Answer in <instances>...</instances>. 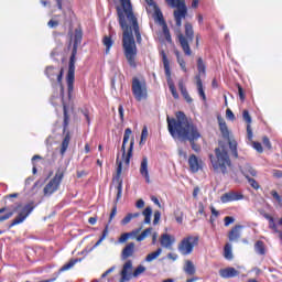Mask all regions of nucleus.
<instances>
[{
  "mask_svg": "<svg viewBox=\"0 0 282 282\" xmlns=\"http://www.w3.org/2000/svg\"><path fill=\"white\" fill-rule=\"evenodd\" d=\"M116 10L119 19L120 28L123 32V52L130 67H135V56H138L137 43H142V35L140 34V24H138V18L133 13V7L131 0H118L116 2Z\"/></svg>",
  "mask_w": 282,
  "mask_h": 282,
  "instance_id": "1",
  "label": "nucleus"
},
{
  "mask_svg": "<svg viewBox=\"0 0 282 282\" xmlns=\"http://www.w3.org/2000/svg\"><path fill=\"white\" fill-rule=\"evenodd\" d=\"M167 129L172 138L188 140L193 151H196V153L199 151L200 148L195 144V141L202 138V133L197 129V126L188 121L184 112H176V119L167 117Z\"/></svg>",
  "mask_w": 282,
  "mask_h": 282,
  "instance_id": "2",
  "label": "nucleus"
},
{
  "mask_svg": "<svg viewBox=\"0 0 282 282\" xmlns=\"http://www.w3.org/2000/svg\"><path fill=\"white\" fill-rule=\"evenodd\" d=\"M209 160L212 166L216 173H228V169L232 165L228 150L224 144L219 143V147L215 149V155L210 154Z\"/></svg>",
  "mask_w": 282,
  "mask_h": 282,
  "instance_id": "3",
  "label": "nucleus"
},
{
  "mask_svg": "<svg viewBox=\"0 0 282 282\" xmlns=\"http://www.w3.org/2000/svg\"><path fill=\"white\" fill-rule=\"evenodd\" d=\"M131 129L127 128L124 130V134H123V142H122V147H121V151H122V159H120L119 156H117V175L120 176L122 175V164H124V166H129L130 162H131V156L133 155V145L135 144V139H131L130 141V147L127 151V143L129 142V139L131 138Z\"/></svg>",
  "mask_w": 282,
  "mask_h": 282,
  "instance_id": "4",
  "label": "nucleus"
},
{
  "mask_svg": "<svg viewBox=\"0 0 282 282\" xmlns=\"http://www.w3.org/2000/svg\"><path fill=\"white\" fill-rule=\"evenodd\" d=\"M77 52H78V45L74 44L72 56L69 59V65H68V73H67V77H66L69 99H72V94H74V80H75V72H76L75 61H76Z\"/></svg>",
  "mask_w": 282,
  "mask_h": 282,
  "instance_id": "5",
  "label": "nucleus"
},
{
  "mask_svg": "<svg viewBox=\"0 0 282 282\" xmlns=\"http://www.w3.org/2000/svg\"><path fill=\"white\" fill-rule=\"evenodd\" d=\"M171 8H176L174 10V19L176 21L177 28H182V19H186L188 14V9L186 8L185 0H165Z\"/></svg>",
  "mask_w": 282,
  "mask_h": 282,
  "instance_id": "6",
  "label": "nucleus"
},
{
  "mask_svg": "<svg viewBox=\"0 0 282 282\" xmlns=\"http://www.w3.org/2000/svg\"><path fill=\"white\" fill-rule=\"evenodd\" d=\"M132 94L138 102L149 98V89L147 88V80L134 77L132 79Z\"/></svg>",
  "mask_w": 282,
  "mask_h": 282,
  "instance_id": "7",
  "label": "nucleus"
},
{
  "mask_svg": "<svg viewBox=\"0 0 282 282\" xmlns=\"http://www.w3.org/2000/svg\"><path fill=\"white\" fill-rule=\"evenodd\" d=\"M193 39H195V32L193 31V24L186 23L185 24V36L182 33L178 34V41H180L181 47H182L184 54H186V56H191V54H193V52L191 51V46L188 45V43H192Z\"/></svg>",
  "mask_w": 282,
  "mask_h": 282,
  "instance_id": "8",
  "label": "nucleus"
},
{
  "mask_svg": "<svg viewBox=\"0 0 282 282\" xmlns=\"http://www.w3.org/2000/svg\"><path fill=\"white\" fill-rule=\"evenodd\" d=\"M199 237L197 236H187L181 240L177 246V250L183 257H188V254H193V250L195 246H198Z\"/></svg>",
  "mask_w": 282,
  "mask_h": 282,
  "instance_id": "9",
  "label": "nucleus"
},
{
  "mask_svg": "<svg viewBox=\"0 0 282 282\" xmlns=\"http://www.w3.org/2000/svg\"><path fill=\"white\" fill-rule=\"evenodd\" d=\"M15 210L18 212V216L12 220L10 227L23 224L24 219H28V217H30V215L32 214V210H34V203H29L24 206L18 205Z\"/></svg>",
  "mask_w": 282,
  "mask_h": 282,
  "instance_id": "10",
  "label": "nucleus"
},
{
  "mask_svg": "<svg viewBox=\"0 0 282 282\" xmlns=\"http://www.w3.org/2000/svg\"><path fill=\"white\" fill-rule=\"evenodd\" d=\"M161 56H162L163 67L165 69V76L167 78V85H169L170 91L173 98L177 100V98H180V94H177V89H175V84L173 83V79H171V64L169 62V57H166V53L164 51H161Z\"/></svg>",
  "mask_w": 282,
  "mask_h": 282,
  "instance_id": "11",
  "label": "nucleus"
},
{
  "mask_svg": "<svg viewBox=\"0 0 282 282\" xmlns=\"http://www.w3.org/2000/svg\"><path fill=\"white\" fill-rule=\"evenodd\" d=\"M63 172L57 171L55 176L45 185L44 195L50 196L54 195L56 191H58V186H61V182H63Z\"/></svg>",
  "mask_w": 282,
  "mask_h": 282,
  "instance_id": "12",
  "label": "nucleus"
},
{
  "mask_svg": "<svg viewBox=\"0 0 282 282\" xmlns=\"http://www.w3.org/2000/svg\"><path fill=\"white\" fill-rule=\"evenodd\" d=\"M120 282L131 281L133 276V262L128 260L123 263L122 269L120 271Z\"/></svg>",
  "mask_w": 282,
  "mask_h": 282,
  "instance_id": "13",
  "label": "nucleus"
},
{
  "mask_svg": "<svg viewBox=\"0 0 282 282\" xmlns=\"http://www.w3.org/2000/svg\"><path fill=\"white\" fill-rule=\"evenodd\" d=\"M139 171L142 177H144L145 182L149 184L151 182V176L149 175V158H142Z\"/></svg>",
  "mask_w": 282,
  "mask_h": 282,
  "instance_id": "14",
  "label": "nucleus"
},
{
  "mask_svg": "<svg viewBox=\"0 0 282 282\" xmlns=\"http://www.w3.org/2000/svg\"><path fill=\"white\" fill-rule=\"evenodd\" d=\"M242 198H243V195H241V194H239L237 192H228V193H225L220 197V202L223 204H228L229 202H239Z\"/></svg>",
  "mask_w": 282,
  "mask_h": 282,
  "instance_id": "15",
  "label": "nucleus"
},
{
  "mask_svg": "<svg viewBox=\"0 0 282 282\" xmlns=\"http://www.w3.org/2000/svg\"><path fill=\"white\" fill-rule=\"evenodd\" d=\"M46 76L51 79L54 80V78H57V83H63V68L61 70L48 66L46 67Z\"/></svg>",
  "mask_w": 282,
  "mask_h": 282,
  "instance_id": "16",
  "label": "nucleus"
},
{
  "mask_svg": "<svg viewBox=\"0 0 282 282\" xmlns=\"http://www.w3.org/2000/svg\"><path fill=\"white\" fill-rule=\"evenodd\" d=\"M134 252H135V243L129 242L121 251L122 261H127V259H129V257H133Z\"/></svg>",
  "mask_w": 282,
  "mask_h": 282,
  "instance_id": "17",
  "label": "nucleus"
},
{
  "mask_svg": "<svg viewBox=\"0 0 282 282\" xmlns=\"http://www.w3.org/2000/svg\"><path fill=\"white\" fill-rule=\"evenodd\" d=\"M188 165L192 173H197L202 169V161L195 154H192L188 159Z\"/></svg>",
  "mask_w": 282,
  "mask_h": 282,
  "instance_id": "18",
  "label": "nucleus"
},
{
  "mask_svg": "<svg viewBox=\"0 0 282 282\" xmlns=\"http://www.w3.org/2000/svg\"><path fill=\"white\" fill-rule=\"evenodd\" d=\"M219 275L221 276V279H232L235 276H239V271H237V269L232 267H229L226 269H220Z\"/></svg>",
  "mask_w": 282,
  "mask_h": 282,
  "instance_id": "19",
  "label": "nucleus"
},
{
  "mask_svg": "<svg viewBox=\"0 0 282 282\" xmlns=\"http://www.w3.org/2000/svg\"><path fill=\"white\" fill-rule=\"evenodd\" d=\"M160 243L163 248L171 249L173 245L175 243V237L169 235V234H163L160 239Z\"/></svg>",
  "mask_w": 282,
  "mask_h": 282,
  "instance_id": "20",
  "label": "nucleus"
},
{
  "mask_svg": "<svg viewBox=\"0 0 282 282\" xmlns=\"http://www.w3.org/2000/svg\"><path fill=\"white\" fill-rule=\"evenodd\" d=\"M145 1L148 3L147 11L154 12L156 19L159 21H162V11L160 10V8H158V4H155V2H153V0H145Z\"/></svg>",
  "mask_w": 282,
  "mask_h": 282,
  "instance_id": "21",
  "label": "nucleus"
},
{
  "mask_svg": "<svg viewBox=\"0 0 282 282\" xmlns=\"http://www.w3.org/2000/svg\"><path fill=\"white\" fill-rule=\"evenodd\" d=\"M243 226L237 225L229 231V241H239Z\"/></svg>",
  "mask_w": 282,
  "mask_h": 282,
  "instance_id": "22",
  "label": "nucleus"
},
{
  "mask_svg": "<svg viewBox=\"0 0 282 282\" xmlns=\"http://www.w3.org/2000/svg\"><path fill=\"white\" fill-rule=\"evenodd\" d=\"M217 120H218L219 129H220V132L223 133V137H225L226 139L230 138V131H228V126L226 124V120H224V118H221L220 116L217 117Z\"/></svg>",
  "mask_w": 282,
  "mask_h": 282,
  "instance_id": "23",
  "label": "nucleus"
},
{
  "mask_svg": "<svg viewBox=\"0 0 282 282\" xmlns=\"http://www.w3.org/2000/svg\"><path fill=\"white\" fill-rule=\"evenodd\" d=\"M240 171L247 178L250 177V175L257 177V171L250 166V164H245L242 167L240 166Z\"/></svg>",
  "mask_w": 282,
  "mask_h": 282,
  "instance_id": "24",
  "label": "nucleus"
},
{
  "mask_svg": "<svg viewBox=\"0 0 282 282\" xmlns=\"http://www.w3.org/2000/svg\"><path fill=\"white\" fill-rule=\"evenodd\" d=\"M183 270L185 274H188V276H193V274L196 272L195 264L191 260H185Z\"/></svg>",
  "mask_w": 282,
  "mask_h": 282,
  "instance_id": "25",
  "label": "nucleus"
},
{
  "mask_svg": "<svg viewBox=\"0 0 282 282\" xmlns=\"http://www.w3.org/2000/svg\"><path fill=\"white\" fill-rule=\"evenodd\" d=\"M178 89H180L183 98L186 100V102H193V98L191 97V95L188 94V90L184 86V82H182V80L178 82Z\"/></svg>",
  "mask_w": 282,
  "mask_h": 282,
  "instance_id": "26",
  "label": "nucleus"
},
{
  "mask_svg": "<svg viewBox=\"0 0 282 282\" xmlns=\"http://www.w3.org/2000/svg\"><path fill=\"white\" fill-rule=\"evenodd\" d=\"M140 217V213H129L121 219V226H127V224H131V219H138Z\"/></svg>",
  "mask_w": 282,
  "mask_h": 282,
  "instance_id": "27",
  "label": "nucleus"
},
{
  "mask_svg": "<svg viewBox=\"0 0 282 282\" xmlns=\"http://www.w3.org/2000/svg\"><path fill=\"white\" fill-rule=\"evenodd\" d=\"M195 78H196L198 96H200V98H203V100H206V93H204V85L202 84V77H199V75H197Z\"/></svg>",
  "mask_w": 282,
  "mask_h": 282,
  "instance_id": "28",
  "label": "nucleus"
},
{
  "mask_svg": "<svg viewBox=\"0 0 282 282\" xmlns=\"http://www.w3.org/2000/svg\"><path fill=\"white\" fill-rule=\"evenodd\" d=\"M102 43L106 47V54H109L111 47H113V40L109 35H105L102 39Z\"/></svg>",
  "mask_w": 282,
  "mask_h": 282,
  "instance_id": "29",
  "label": "nucleus"
},
{
  "mask_svg": "<svg viewBox=\"0 0 282 282\" xmlns=\"http://www.w3.org/2000/svg\"><path fill=\"white\" fill-rule=\"evenodd\" d=\"M254 250L257 252V254H265V245L263 243V241L261 240H258L256 243H254Z\"/></svg>",
  "mask_w": 282,
  "mask_h": 282,
  "instance_id": "30",
  "label": "nucleus"
},
{
  "mask_svg": "<svg viewBox=\"0 0 282 282\" xmlns=\"http://www.w3.org/2000/svg\"><path fill=\"white\" fill-rule=\"evenodd\" d=\"M160 254H162V248H159L156 251L149 253L145 257V261L148 263H151V261H155V259H158V257H160Z\"/></svg>",
  "mask_w": 282,
  "mask_h": 282,
  "instance_id": "31",
  "label": "nucleus"
},
{
  "mask_svg": "<svg viewBox=\"0 0 282 282\" xmlns=\"http://www.w3.org/2000/svg\"><path fill=\"white\" fill-rule=\"evenodd\" d=\"M227 140H228L229 149H230L232 155L235 158H239V154L237 153V141L230 139V137L227 138Z\"/></svg>",
  "mask_w": 282,
  "mask_h": 282,
  "instance_id": "32",
  "label": "nucleus"
},
{
  "mask_svg": "<svg viewBox=\"0 0 282 282\" xmlns=\"http://www.w3.org/2000/svg\"><path fill=\"white\" fill-rule=\"evenodd\" d=\"M144 224H151V215H153V209L151 207H147L143 213Z\"/></svg>",
  "mask_w": 282,
  "mask_h": 282,
  "instance_id": "33",
  "label": "nucleus"
},
{
  "mask_svg": "<svg viewBox=\"0 0 282 282\" xmlns=\"http://www.w3.org/2000/svg\"><path fill=\"white\" fill-rule=\"evenodd\" d=\"M174 54L177 58V63H178L181 69H183V72H187L186 62H184V57H182V55H180V51H175Z\"/></svg>",
  "mask_w": 282,
  "mask_h": 282,
  "instance_id": "34",
  "label": "nucleus"
},
{
  "mask_svg": "<svg viewBox=\"0 0 282 282\" xmlns=\"http://www.w3.org/2000/svg\"><path fill=\"white\" fill-rule=\"evenodd\" d=\"M224 257H225V259H228L229 261H230V259H232V245L227 243L225 246Z\"/></svg>",
  "mask_w": 282,
  "mask_h": 282,
  "instance_id": "35",
  "label": "nucleus"
},
{
  "mask_svg": "<svg viewBox=\"0 0 282 282\" xmlns=\"http://www.w3.org/2000/svg\"><path fill=\"white\" fill-rule=\"evenodd\" d=\"M151 232H153V228H147L137 237V241H144L145 238L149 237V235H151Z\"/></svg>",
  "mask_w": 282,
  "mask_h": 282,
  "instance_id": "36",
  "label": "nucleus"
},
{
  "mask_svg": "<svg viewBox=\"0 0 282 282\" xmlns=\"http://www.w3.org/2000/svg\"><path fill=\"white\" fill-rule=\"evenodd\" d=\"M144 272H147V267L140 264L135 268V270L132 272V276L134 279H138V276H140V274H144Z\"/></svg>",
  "mask_w": 282,
  "mask_h": 282,
  "instance_id": "37",
  "label": "nucleus"
},
{
  "mask_svg": "<svg viewBox=\"0 0 282 282\" xmlns=\"http://www.w3.org/2000/svg\"><path fill=\"white\" fill-rule=\"evenodd\" d=\"M69 140H70L69 134H66L62 142V148H61L62 155L65 154V151H67V149L69 147Z\"/></svg>",
  "mask_w": 282,
  "mask_h": 282,
  "instance_id": "38",
  "label": "nucleus"
},
{
  "mask_svg": "<svg viewBox=\"0 0 282 282\" xmlns=\"http://www.w3.org/2000/svg\"><path fill=\"white\" fill-rule=\"evenodd\" d=\"M197 69L199 74H206V65L204 64V59L202 57L197 61Z\"/></svg>",
  "mask_w": 282,
  "mask_h": 282,
  "instance_id": "39",
  "label": "nucleus"
},
{
  "mask_svg": "<svg viewBox=\"0 0 282 282\" xmlns=\"http://www.w3.org/2000/svg\"><path fill=\"white\" fill-rule=\"evenodd\" d=\"M74 265H76V260H70L59 269V272H66V270H72Z\"/></svg>",
  "mask_w": 282,
  "mask_h": 282,
  "instance_id": "40",
  "label": "nucleus"
},
{
  "mask_svg": "<svg viewBox=\"0 0 282 282\" xmlns=\"http://www.w3.org/2000/svg\"><path fill=\"white\" fill-rule=\"evenodd\" d=\"M3 213H6L4 207L0 209V215L3 214ZM12 215H14V212H9L8 214H6L3 216H0V223L10 219V217H12Z\"/></svg>",
  "mask_w": 282,
  "mask_h": 282,
  "instance_id": "41",
  "label": "nucleus"
},
{
  "mask_svg": "<svg viewBox=\"0 0 282 282\" xmlns=\"http://www.w3.org/2000/svg\"><path fill=\"white\" fill-rule=\"evenodd\" d=\"M174 216H175V219H176L177 224H183V221H184V212L178 209V210L174 212Z\"/></svg>",
  "mask_w": 282,
  "mask_h": 282,
  "instance_id": "42",
  "label": "nucleus"
},
{
  "mask_svg": "<svg viewBox=\"0 0 282 282\" xmlns=\"http://www.w3.org/2000/svg\"><path fill=\"white\" fill-rule=\"evenodd\" d=\"M80 41H83V32L79 30L75 31L74 45H80Z\"/></svg>",
  "mask_w": 282,
  "mask_h": 282,
  "instance_id": "43",
  "label": "nucleus"
},
{
  "mask_svg": "<svg viewBox=\"0 0 282 282\" xmlns=\"http://www.w3.org/2000/svg\"><path fill=\"white\" fill-rule=\"evenodd\" d=\"M242 118H243L245 122H247V124L252 123V117H250V112L248 110L242 111Z\"/></svg>",
  "mask_w": 282,
  "mask_h": 282,
  "instance_id": "44",
  "label": "nucleus"
},
{
  "mask_svg": "<svg viewBox=\"0 0 282 282\" xmlns=\"http://www.w3.org/2000/svg\"><path fill=\"white\" fill-rule=\"evenodd\" d=\"M271 196L273 197V199H275V202H278L280 206H282V196L279 195L276 191H271Z\"/></svg>",
  "mask_w": 282,
  "mask_h": 282,
  "instance_id": "45",
  "label": "nucleus"
},
{
  "mask_svg": "<svg viewBox=\"0 0 282 282\" xmlns=\"http://www.w3.org/2000/svg\"><path fill=\"white\" fill-rule=\"evenodd\" d=\"M142 230V228L139 229H134L128 234L129 239H137L138 240V235H140V231Z\"/></svg>",
  "mask_w": 282,
  "mask_h": 282,
  "instance_id": "46",
  "label": "nucleus"
},
{
  "mask_svg": "<svg viewBox=\"0 0 282 282\" xmlns=\"http://www.w3.org/2000/svg\"><path fill=\"white\" fill-rule=\"evenodd\" d=\"M147 138H149V130L147 129V127H144L141 132L140 144H142L147 140Z\"/></svg>",
  "mask_w": 282,
  "mask_h": 282,
  "instance_id": "47",
  "label": "nucleus"
},
{
  "mask_svg": "<svg viewBox=\"0 0 282 282\" xmlns=\"http://www.w3.org/2000/svg\"><path fill=\"white\" fill-rule=\"evenodd\" d=\"M116 215H118V208L115 206L110 213L108 224H111L113 219L116 218Z\"/></svg>",
  "mask_w": 282,
  "mask_h": 282,
  "instance_id": "48",
  "label": "nucleus"
},
{
  "mask_svg": "<svg viewBox=\"0 0 282 282\" xmlns=\"http://www.w3.org/2000/svg\"><path fill=\"white\" fill-rule=\"evenodd\" d=\"M127 241H129V234L124 232L119 237L118 242L119 243H127Z\"/></svg>",
  "mask_w": 282,
  "mask_h": 282,
  "instance_id": "49",
  "label": "nucleus"
},
{
  "mask_svg": "<svg viewBox=\"0 0 282 282\" xmlns=\"http://www.w3.org/2000/svg\"><path fill=\"white\" fill-rule=\"evenodd\" d=\"M247 180L252 188H254L256 191H259V183H257L254 178L248 177Z\"/></svg>",
  "mask_w": 282,
  "mask_h": 282,
  "instance_id": "50",
  "label": "nucleus"
},
{
  "mask_svg": "<svg viewBox=\"0 0 282 282\" xmlns=\"http://www.w3.org/2000/svg\"><path fill=\"white\" fill-rule=\"evenodd\" d=\"M162 217V214L160 212H154V219H153V224L154 226H158L160 224V219Z\"/></svg>",
  "mask_w": 282,
  "mask_h": 282,
  "instance_id": "51",
  "label": "nucleus"
},
{
  "mask_svg": "<svg viewBox=\"0 0 282 282\" xmlns=\"http://www.w3.org/2000/svg\"><path fill=\"white\" fill-rule=\"evenodd\" d=\"M226 119L231 120V122H234L235 120V113L232 112V110H230V108L226 110Z\"/></svg>",
  "mask_w": 282,
  "mask_h": 282,
  "instance_id": "52",
  "label": "nucleus"
},
{
  "mask_svg": "<svg viewBox=\"0 0 282 282\" xmlns=\"http://www.w3.org/2000/svg\"><path fill=\"white\" fill-rule=\"evenodd\" d=\"M253 149H256L258 153H263V147L259 142H253Z\"/></svg>",
  "mask_w": 282,
  "mask_h": 282,
  "instance_id": "53",
  "label": "nucleus"
},
{
  "mask_svg": "<svg viewBox=\"0 0 282 282\" xmlns=\"http://www.w3.org/2000/svg\"><path fill=\"white\" fill-rule=\"evenodd\" d=\"M120 197H122V183L117 186V199H120Z\"/></svg>",
  "mask_w": 282,
  "mask_h": 282,
  "instance_id": "54",
  "label": "nucleus"
},
{
  "mask_svg": "<svg viewBox=\"0 0 282 282\" xmlns=\"http://www.w3.org/2000/svg\"><path fill=\"white\" fill-rule=\"evenodd\" d=\"M269 228H271V230H274V232H278L279 230L276 229V223H274V218L269 220Z\"/></svg>",
  "mask_w": 282,
  "mask_h": 282,
  "instance_id": "55",
  "label": "nucleus"
},
{
  "mask_svg": "<svg viewBox=\"0 0 282 282\" xmlns=\"http://www.w3.org/2000/svg\"><path fill=\"white\" fill-rule=\"evenodd\" d=\"M262 142L263 145L267 147V149H272V143H270V139H268V137H264Z\"/></svg>",
  "mask_w": 282,
  "mask_h": 282,
  "instance_id": "56",
  "label": "nucleus"
},
{
  "mask_svg": "<svg viewBox=\"0 0 282 282\" xmlns=\"http://www.w3.org/2000/svg\"><path fill=\"white\" fill-rule=\"evenodd\" d=\"M247 137L248 140H252V128L250 127V123L247 124Z\"/></svg>",
  "mask_w": 282,
  "mask_h": 282,
  "instance_id": "57",
  "label": "nucleus"
},
{
  "mask_svg": "<svg viewBox=\"0 0 282 282\" xmlns=\"http://www.w3.org/2000/svg\"><path fill=\"white\" fill-rule=\"evenodd\" d=\"M119 111V116H120V120H124V108L122 107V105L119 106L118 108Z\"/></svg>",
  "mask_w": 282,
  "mask_h": 282,
  "instance_id": "58",
  "label": "nucleus"
},
{
  "mask_svg": "<svg viewBox=\"0 0 282 282\" xmlns=\"http://www.w3.org/2000/svg\"><path fill=\"white\" fill-rule=\"evenodd\" d=\"M229 224H235V218L227 216L225 217V226H228Z\"/></svg>",
  "mask_w": 282,
  "mask_h": 282,
  "instance_id": "59",
  "label": "nucleus"
},
{
  "mask_svg": "<svg viewBox=\"0 0 282 282\" xmlns=\"http://www.w3.org/2000/svg\"><path fill=\"white\" fill-rule=\"evenodd\" d=\"M238 94H239L240 100H246V95H243V88H241V86H238Z\"/></svg>",
  "mask_w": 282,
  "mask_h": 282,
  "instance_id": "60",
  "label": "nucleus"
},
{
  "mask_svg": "<svg viewBox=\"0 0 282 282\" xmlns=\"http://www.w3.org/2000/svg\"><path fill=\"white\" fill-rule=\"evenodd\" d=\"M273 177L281 178V177H282V171H280V170H274V171H273Z\"/></svg>",
  "mask_w": 282,
  "mask_h": 282,
  "instance_id": "61",
  "label": "nucleus"
},
{
  "mask_svg": "<svg viewBox=\"0 0 282 282\" xmlns=\"http://www.w3.org/2000/svg\"><path fill=\"white\" fill-rule=\"evenodd\" d=\"M135 207H137V208H143V207H144V200H143V199L137 200Z\"/></svg>",
  "mask_w": 282,
  "mask_h": 282,
  "instance_id": "62",
  "label": "nucleus"
},
{
  "mask_svg": "<svg viewBox=\"0 0 282 282\" xmlns=\"http://www.w3.org/2000/svg\"><path fill=\"white\" fill-rule=\"evenodd\" d=\"M48 28H56L58 25V21H55V20H51L48 23H47Z\"/></svg>",
  "mask_w": 282,
  "mask_h": 282,
  "instance_id": "63",
  "label": "nucleus"
},
{
  "mask_svg": "<svg viewBox=\"0 0 282 282\" xmlns=\"http://www.w3.org/2000/svg\"><path fill=\"white\" fill-rule=\"evenodd\" d=\"M167 259H171L172 261H177V253H169Z\"/></svg>",
  "mask_w": 282,
  "mask_h": 282,
  "instance_id": "64",
  "label": "nucleus"
}]
</instances>
